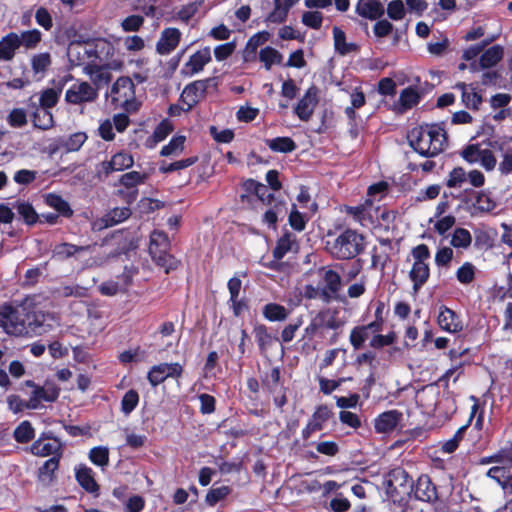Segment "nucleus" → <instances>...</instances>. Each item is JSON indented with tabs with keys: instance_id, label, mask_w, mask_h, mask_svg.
Returning a JSON list of instances; mask_svg holds the SVG:
<instances>
[{
	"instance_id": "nucleus-1",
	"label": "nucleus",
	"mask_w": 512,
	"mask_h": 512,
	"mask_svg": "<svg viewBox=\"0 0 512 512\" xmlns=\"http://www.w3.org/2000/svg\"><path fill=\"white\" fill-rule=\"evenodd\" d=\"M411 147L422 156L434 157L447 146L445 130L438 124L413 128L408 134Z\"/></svg>"
},
{
	"instance_id": "nucleus-2",
	"label": "nucleus",
	"mask_w": 512,
	"mask_h": 512,
	"mask_svg": "<svg viewBox=\"0 0 512 512\" xmlns=\"http://www.w3.org/2000/svg\"><path fill=\"white\" fill-rule=\"evenodd\" d=\"M364 236L352 229H346L332 241L326 242V249L336 259L347 260L364 250Z\"/></svg>"
},
{
	"instance_id": "nucleus-3",
	"label": "nucleus",
	"mask_w": 512,
	"mask_h": 512,
	"mask_svg": "<svg viewBox=\"0 0 512 512\" xmlns=\"http://www.w3.org/2000/svg\"><path fill=\"white\" fill-rule=\"evenodd\" d=\"M482 464L495 463L487 471V476L502 485L505 495L512 498V444L510 447L501 450L498 454L483 458Z\"/></svg>"
},
{
	"instance_id": "nucleus-4",
	"label": "nucleus",
	"mask_w": 512,
	"mask_h": 512,
	"mask_svg": "<svg viewBox=\"0 0 512 512\" xmlns=\"http://www.w3.org/2000/svg\"><path fill=\"white\" fill-rule=\"evenodd\" d=\"M27 300L18 307L3 306L0 309V327L8 334L15 336H27L25 326Z\"/></svg>"
},
{
	"instance_id": "nucleus-5",
	"label": "nucleus",
	"mask_w": 512,
	"mask_h": 512,
	"mask_svg": "<svg viewBox=\"0 0 512 512\" xmlns=\"http://www.w3.org/2000/svg\"><path fill=\"white\" fill-rule=\"evenodd\" d=\"M413 265L409 272V277L413 282L414 291H418L428 280L430 276L429 259L430 250L427 245L420 244L411 251Z\"/></svg>"
},
{
	"instance_id": "nucleus-6",
	"label": "nucleus",
	"mask_w": 512,
	"mask_h": 512,
	"mask_svg": "<svg viewBox=\"0 0 512 512\" xmlns=\"http://www.w3.org/2000/svg\"><path fill=\"white\" fill-rule=\"evenodd\" d=\"M111 102L115 107L125 109L127 112L137 110L135 100V86L131 78L123 76L116 80L110 92Z\"/></svg>"
},
{
	"instance_id": "nucleus-7",
	"label": "nucleus",
	"mask_w": 512,
	"mask_h": 512,
	"mask_svg": "<svg viewBox=\"0 0 512 512\" xmlns=\"http://www.w3.org/2000/svg\"><path fill=\"white\" fill-rule=\"evenodd\" d=\"M387 493L394 500L403 499L410 495L413 490V481L408 473L400 468H394L385 477L384 481Z\"/></svg>"
},
{
	"instance_id": "nucleus-8",
	"label": "nucleus",
	"mask_w": 512,
	"mask_h": 512,
	"mask_svg": "<svg viewBox=\"0 0 512 512\" xmlns=\"http://www.w3.org/2000/svg\"><path fill=\"white\" fill-rule=\"evenodd\" d=\"M463 159L469 164L479 163L486 171H492L497 165V159L492 150L483 148L480 144H471L461 152Z\"/></svg>"
},
{
	"instance_id": "nucleus-9",
	"label": "nucleus",
	"mask_w": 512,
	"mask_h": 512,
	"mask_svg": "<svg viewBox=\"0 0 512 512\" xmlns=\"http://www.w3.org/2000/svg\"><path fill=\"white\" fill-rule=\"evenodd\" d=\"M344 211L351 215L362 226H369L379 218V207L374 205V200L366 199L357 206H345Z\"/></svg>"
},
{
	"instance_id": "nucleus-10",
	"label": "nucleus",
	"mask_w": 512,
	"mask_h": 512,
	"mask_svg": "<svg viewBox=\"0 0 512 512\" xmlns=\"http://www.w3.org/2000/svg\"><path fill=\"white\" fill-rule=\"evenodd\" d=\"M98 92L88 82L73 84L67 91L65 99L70 104H82L85 102H93L97 99Z\"/></svg>"
},
{
	"instance_id": "nucleus-11",
	"label": "nucleus",
	"mask_w": 512,
	"mask_h": 512,
	"mask_svg": "<svg viewBox=\"0 0 512 512\" xmlns=\"http://www.w3.org/2000/svg\"><path fill=\"white\" fill-rule=\"evenodd\" d=\"M317 274L325 299L330 301L341 289V277L336 271L327 268L319 269Z\"/></svg>"
},
{
	"instance_id": "nucleus-12",
	"label": "nucleus",
	"mask_w": 512,
	"mask_h": 512,
	"mask_svg": "<svg viewBox=\"0 0 512 512\" xmlns=\"http://www.w3.org/2000/svg\"><path fill=\"white\" fill-rule=\"evenodd\" d=\"M211 81H195L184 88L180 95V102L186 106L185 112L190 111L200 101Z\"/></svg>"
},
{
	"instance_id": "nucleus-13",
	"label": "nucleus",
	"mask_w": 512,
	"mask_h": 512,
	"mask_svg": "<svg viewBox=\"0 0 512 512\" xmlns=\"http://www.w3.org/2000/svg\"><path fill=\"white\" fill-rule=\"evenodd\" d=\"M230 293V302L235 316H241L248 308L242 291V281L238 277H233L228 282Z\"/></svg>"
},
{
	"instance_id": "nucleus-14",
	"label": "nucleus",
	"mask_w": 512,
	"mask_h": 512,
	"mask_svg": "<svg viewBox=\"0 0 512 512\" xmlns=\"http://www.w3.org/2000/svg\"><path fill=\"white\" fill-rule=\"evenodd\" d=\"M84 72L90 77L97 91L107 86L112 80V73L108 65L88 64L84 67Z\"/></svg>"
},
{
	"instance_id": "nucleus-15",
	"label": "nucleus",
	"mask_w": 512,
	"mask_h": 512,
	"mask_svg": "<svg viewBox=\"0 0 512 512\" xmlns=\"http://www.w3.org/2000/svg\"><path fill=\"white\" fill-rule=\"evenodd\" d=\"M317 102V89L315 87H311L306 91L304 96L296 105L295 114L302 121H308L314 112Z\"/></svg>"
},
{
	"instance_id": "nucleus-16",
	"label": "nucleus",
	"mask_w": 512,
	"mask_h": 512,
	"mask_svg": "<svg viewBox=\"0 0 512 512\" xmlns=\"http://www.w3.org/2000/svg\"><path fill=\"white\" fill-rule=\"evenodd\" d=\"M28 107L33 110L32 122L34 127L48 130L54 125L53 115L48 109L39 108L34 97L29 98Z\"/></svg>"
},
{
	"instance_id": "nucleus-17",
	"label": "nucleus",
	"mask_w": 512,
	"mask_h": 512,
	"mask_svg": "<svg viewBox=\"0 0 512 512\" xmlns=\"http://www.w3.org/2000/svg\"><path fill=\"white\" fill-rule=\"evenodd\" d=\"M384 12V6L379 0H358L356 5V13L366 19L378 20Z\"/></svg>"
},
{
	"instance_id": "nucleus-18",
	"label": "nucleus",
	"mask_w": 512,
	"mask_h": 512,
	"mask_svg": "<svg viewBox=\"0 0 512 512\" xmlns=\"http://www.w3.org/2000/svg\"><path fill=\"white\" fill-rule=\"evenodd\" d=\"M438 325L449 333H458L463 329V324L458 315L447 307H441L438 315Z\"/></svg>"
},
{
	"instance_id": "nucleus-19",
	"label": "nucleus",
	"mask_w": 512,
	"mask_h": 512,
	"mask_svg": "<svg viewBox=\"0 0 512 512\" xmlns=\"http://www.w3.org/2000/svg\"><path fill=\"white\" fill-rule=\"evenodd\" d=\"M402 419V414L391 410L380 414L375 419V430L379 433H388L394 430Z\"/></svg>"
},
{
	"instance_id": "nucleus-20",
	"label": "nucleus",
	"mask_w": 512,
	"mask_h": 512,
	"mask_svg": "<svg viewBox=\"0 0 512 512\" xmlns=\"http://www.w3.org/2000/svg\"><path fill=\"white\" fill-rule=\"evenodd\" d=\"M415 497L421 501L430 502L437 498L435 486L427 475H421L416 483Z\"/></svg>"
},
{
	"instance_id": "nucleus-21",
	"label": "nucleus",
	"mask_w": 512,
	"mask_h": 512,
	"mask_svg": "<svg viewBox=\"0 0 512 512\" xmlns=\"http://www.w3.org/2000/svg\"><path fill=\"white\" fill-rule=\"evenodd\" d=\"M455 88L461 91L462 102L467 108L474 110L479 108L482 103V96L476 91L473 85L460 82L455 85Z\"/></svg>"
},
{
	"instance_id": "nucleus-22",
	"label": "nucleus",
	"mask_w": 512,
	"mask_h": 512,
	"mask_svg": "<svg viewBox=\"0 0 512 512\" xmlns=\"http://www.w3.org/2000/svg\"><path fill=\"white\" fill-rule=\"evenodd\" d=\"M61 449L62 444L56 438H54L52 442H45L43 439H38L31 446V452L34 455L42 457L49 455L58 456V454L61 455Z\"/></svg>"
},
{
	"instance_id": "nucleus-23",
	"label": "nucleus",
	"mask_w": 512,
	"mask_h": 512,
	"mask_svg": "<svg viewBox=\"0 0 512 512\" xmlns=\"http://www.w3.org/2000/svg\"><path fill=\"white\" fill-rule=\"evenodd\" d=\"M20 46L21 39L18 34H7L0 41V60L10 61Z\"/></svg>"
},
{
	"instance_id": "nucleus-24",
	"label": "nucleus",
	"mask_w": 512,
	"mask_h": 512,
	"mask_svg": "<svg viewBox=\"0 0 512 512\" xmlns=\"http://www.w3.org/2000/svg\"><path fill=\"white\" fill-rule=\"evenodd\" d=\"M76 479L80 486L87 492L96 494L99 491V485L95 481L92 470L86 466H80L76 471Z\"/></svg>"
},
{
	"instance_id": "nucleus-25",
	"label": "nucleus",
	"mask_w": 512,
	"mask_h": 512,
	"mask_svg": "<svg viewBox=\"0 0 512 512\" xmlns=\"http://www.w3.org/2000/svg\"><path fill=\"white\" fill-rule=\"evenodd\" d=\"M295 4V0H274V9L270 12L268 20L274 23L285 21L290 8Z\"/></svg>"
},
{
	"instance_id": "nucleus-26",
	"label": "nucleus",
	"mask_w": 512,
	"mask_h": 512,
	"mask_svg": "<svg viewBox=\"0 0 512 512\" xmlns=\"http://www.w3.org/2000/svg\"><path fill=\"white\" fill-rule=\"evenodd\" d=\"M90 246H77L71 243H61L56 245L53 250V256L58 259L64 260L75 256L77 253L89 250Z\"/></svg>"
},
{
	"instance_id": "nucleus-27",
	"label": "nucleus",
	"mask_w": 512,
	"mask_h": 512,
	"mask_svg": "<svg viewBox=\"0 0 512 512\" xmlns=\"http://www.w3.org/2000/svg\"><path fill=\"white\" fill-rule=\"evenodd\" d=\"M26 321L25 326L27 330V336L33 334H41L43 331L44 314L32 312L26 307Z\"/></svg>"
},
{
	"instance_id": "nucleus-28",
	"label": "nucleus",
	"mask_w": 512,
	"mask_h": 512,
	"mask_svg": "<svg viewBox=\"0 0 512 512\" xmlns=\"http://www.w3.org/2000/svg\"><path fill=\"white\" fill-rule=\"evenodd\" d=\"M13 209L17 211L27 225H34L40 219V216L29 202L16 201L13 204Z\"/></svg>"
},
{
	"instance_id": "nucleus-29",
	"label": "nucleus",
	"mask_w": 512,
	"mask_h": 512,
	"mask_svg": "<svg viewBox=\"0 0 512 512\" xmlns=\"http://www.w3.org/2000/svg\"><path fill=\"white\" fill-rule=\"evenodd\" d=\"M263 316L271 322L284 321L289 315V311L277 303H268L262 309Z\"/></svg>"
},
{
	"instance_id": "nucleus-30",
	"label": "nucleus",
	"mask_w": 512,
	"mask_h": 512,
	"mask_svg": "<svg viewBox=\"0 0 512 512\" xmlns=\"http://www.w3.org/2000/svg\"><path fill=\"white\" fill-rule=\"evenodd\" d=\"M473 214L487 213L495 209L496 202L490 194L486 192H480L477 194L475 201L472 204Z\"/></svg>"
},
{
	"instance_id": "nucleus-31",
	"label": "nucleus",
	"mask_w": 512,
	"mask_h": 512,
	"mask_svg": "<svg viewBox=\"0 0 512 512\" xmlns=\"http://www.w3.org/2000/svg\"><path fill=\"white\" fill-rule=\"evenodd\" d=\"M45 202L64 217H71L73 215V210L71 209L69 203L59 195L53 193L47 194L45 197Z\"/></svg>"
},
{
	"instance_id": "nucleus-32",
	"label": "nucleus",
	"mask_w": 512,
	"mask_h": 512,
	"mask_svg": "<svg viewBox=\"0 0 512 512\" xmlns=\"http://www.w3.org/2000/svg\"><path fill=\"white\" fill-rule=\"evenodd\" d=\"M153 261L160 267L164 268L165 273L168 274L171 270H175L178 266V260L167 253V251H158L150 253Z\"/></svg>"
},
{
	"instance_id": "nucleus-33",
	"label": "nucleus",
	"mask_w": 512,
	"mask_h": 512,
	"mask_svg": "<svg viewBox=\"0 0 512 512\" xmlns=\"http://www.w3.org/2000/svg\"><path fill=\"white\" fill-rule=\"evenodd\" d=\"M266 145L274 152L289 153L296 149L295 142L290 137H277L266 140Z\"/></svg>"
},
{
	"instance_id": "nucleus-34",
	"label": "nucleus",
	"mask_w": 512,
	"mask_h": 512,
	"mask_svg": "<svg viewBox=\"0 0 512 512\" xmlns=\"http://www.w3.org/2000/svg\"><path fill=\"white\" fill-rule=\"evenodd\" d=\"M180 34H162L156 45L159 54L166 55L171 53L179 44Z\"/></svg>"
},
{
	"instance_id": "nucleus-35",
	"label": "nucleus",
	"mask_w": 512,
	"mask_h": 512,
	"mask_svg": "<svg viewBox=\"0 0 512 512\" xmlns=\"http://www.w3.org/2000/svg\"><path fill=\"white\" fill-rule=\"evenodd\" d=\"M503 57V48L499 45L487 49L480 57V64L484 68L496 65Z\"/></svg>"
},
{
	"instance_id": "nucleus-36",
	"label": "nucleus",
	"mask_w": 512,
	"mask_h": 512,
	"mask_svg": "<svg viewBox=\"0 0 512 512\" xmlns=\"http://www.w3.org/2000/svg\"><path fill=\"white\" fill-rule=\"evenodd\" d=\"M60 93L61 90L57 91L53 88H48L42 91L38 99L34 97V100L37 102L39 108L49 110L57 104Z\"/></svg>"
},
{
	"instance_id": "nucleus-37",
	"label": "nucleus",
	"mask_w": 512,
	"mask_h": 512,
	"mask_svg": "<svg viewBox=\"0 0 512 512\" xmlns=\"http://www.w3.org/2000/svg\"><path fill=\"white\" fill-rule=\"evenodd\" d=\"M472 243V235L465 228H456L451 236L450 244L455 248L467 249Z\"/></svg>"
},
{
	"instance_id": "nucleus-38",
	"label": "nucleus",
	"mask_w": 512,
	"mask_h": 512,
	"mask_svg": "<svg viewBox=\"0 0 512 512\" xmlns=\"http://www.w3.org/2000/svg\"><path fill=\"white\" fill-rule=\"evenodd\" d=\"M419 100L420 94L418 91L409 87L401 91L398 102L401 109L405 111L417 105Z\"/></svg>"
},
{
	"instance_id": "nucleus-39",
	"label": "nucleus",
	"mask_w": 512,
	"mask_h": 512,
	"mask_svg": "<svg viewBox=\"0 0 512 512\" xmlns=\"http://www.w3.org/2000/svg\"><path fill=\"white\" fill-rule=\"evenodd\" d=\"M436 395L434 389H423L417 392L416 401L425 412L430 413L434 410Z\"/></svg>"
},
{
	"instance_id": "nucleus-40",
	"label": "nucleus",
	"mask_w": 512,
	"mask_h": 512,
	"mask_svg": "<svg viewBox=\"0 0 512 512\" xmlns=\"http://www.w3.org/2000/svg\"><path fill=\"white\" fill-rule=\"evenodd\" d=\"M34 392L41 400L54 402L59 396L60 388L52 382H46L42 387H35Z\"/></svg>"
},
{
	"instance_id": "nucleus-41",
	"label": "nucleus",
	"mask_w": 512,
	"mask_h": 512,
	"mask_svg": "<svg viewBox=\"0 0 512 512\" xmlns=\"http://www.w3.org/2000/svg\"><path fill=\"white\" fill-rule=\"evenodd\" d=\"M170 246L167 235L162 231H153L150 236L149 253L167 251Z\"/></svg>"
},
{
	"instance_id": "nucleus-42",
	"label": "nucleus",
	"mask_w": 512,
	"mask_h": 512,
	"mask_svg": "<svg viewBox=\"0 0 512 512\" xmlns=\"http://www.w3.org/2000/svg\"><path fill=\"white\" fill-rule=\"evenodd\" d=\"M210 60V51L208 49H204L202 51H198L193 54L188 63L187 67L190 69L192 73L198 72L202 70L204 65Z\"/></svg>"
},
{
	"instance_id": "nucleus-43",
	"label": "nucleus",
	"mask_w": 512,
	"mask_h": 512,
	"mask_svg": "<svg viewBox=\"0 0 512 512\" xmlns=\"http://www.w3.org/2000/svg\"><path fill=\"white\" fill-rule=\"evenodd\" d=\"M14 438L18 443H28L31 441L35 434L34 429L29 421H23L14 430Z\"/></svg>"
},
{
	"instance_id": "nucleus-44",
	"label": "nucleus",
	"mask_w": 512,
	"mask_h": 512,
	"mask_svg": "<svg viewBox=\"0 0 512 512\" xmlns=\"http://www.w3.org/2000/svg\"><path fill=\"white\" fill-rule=\"evenodd\" d=\"M259 58L260 61L264 63L267 70H269L273 65L280 64L282 61L280 53L271 47L262 49L260 51Z\"/></svg>"
},
{
	"instance_id": "nucleus-45",
	"label": "nucleus",
	"mask_w": 512,
	"mask_h": 512,
	"mask_svg": "<svg viewBox=\"0 0 512 512\" xmlns=\"http://www.w3.org/2000/svg\"><path fill=\"white\" fill-rule=\"evenodd\" d=\"M330 416L331 411L327 406H319L313 413L308 423L311 424L314 427V429L320 431L322 430L324 424L328 421Z\"/></svg>"
},
{
	"instance_id": "nucleus-46",
	"label": "nucleus",
	"mask_w": 512,
	"mask_h": 512,
	"mask_svg": "<svg viewBox=\"0 0 512 512\" xmlns=\"http://www.w3.org/2000/svg\"><path fill=\"white\" fill-rule=\"evenodd\" d=\"M334 45L341 55L356 52L358 48L356 43L347 40L346 34H334Z\"/></svg>"
},
{
	"instance_id": "nucleus-47",
	"label": "nucleus",
	"mask_w": 512,
	"mask_h": 512,
	"mask_svg": "<svg viewBox=\"0 0 512 512\" xmlns=\"http://www.w3.org/2000/svg\"><path fill=\"white\" fill-rule=\"evenodd\" d=\"M86 139L87 136L84 132H77L61 140V147L65 148L67 151H78L85 143Z\"/></svg>"
},
{
	"instance_id": "nucleus-48",
	"label": "nucleus",
	"mask_w": 512,
	"mask_h": 512,
	"mask_svg": "<svg viewBox=\"0 0 512 512\" xmlns=\"http://www.w3.org/2000/svg\"><path fill=\"white\" fill-rule=\"evenodd\" d=\"M430 223H433V228L439 235H444L455 225L456 218L452 215H446L442 217H436L435 220L430 219Z\"/></svg>"
},
{
	"instance_id": "nucleus-49",
	"label": "nucleus",
	"mask_w": 512,
	"mask_h": 512,
	"mask_svg": "<svg viewBox=\"0 0 512 512\" xmlns=\"http://www.w3.org/2000/svg\"><path fill=\"white\" fill-rule=\"evenodd\" d=\"M294 244L295 241L292 239L290 235H285L281 237L273 250L274 258L278 260L282 259L287 254V252L292 250Z\"/></svg>"
},
{
	"instance_id": "nucleus-50",
	"label": "nucleus",
	"mask_w": 512,
	"mask_h": 512,
	"mask_svg": "<svg viewBox=\"0 0 512 512\" xmlns=\"http://www.w3.org/2000/svg\"><path fill=\"white\" fill-rule=\"evenodd\" d=\"M475 266L470 262H465L456 271V278L461 284H470L475 278Z\"/></svg>"
},
{
	"instance_id": "nucleus-51",
	"label": "nucleus",
	"mask_w": 512,
	"mask_h": 512,
	"mask_svg": "<svg viewBox=\"0 0 512 512\" xmlns=\"http://www.w3.org/2000/svg\"><path fill=\"white\" fill-rule=\"evenodd\" d=\"M467 181V173L462 167L454 168L448 175L446 185L449 188H460Z\"/></svg>"
},
{
	"instance_id": "nucleus-52",
	"label": "nucleus",
	"mask_w": 512,
	"mask_h": 512,
	"mask_svg": "<svg viewBox=\"0 0 512 512\" xmlns=\"http://www.w3.org/2000/svg\"><path fill=\"white\" fill-rule=\"evenodd\" d=\"M185 143V137L184 136H176L171 139L169 144L165 145L160 154L161 156H170V155H177L179 154L183 148Z\"/></svg>"
},
{
	"instance_id": "nucleus-53",
	"label": "nucleus",
	"mask_w": 512,
	"mask_h": 512,
	"mask_svg": "<svg viewBox=\"0 0 512 512\" xmlns=\"http://www.w3.org/2000/svg\"><path fill=\"white\" fill-rule=\"evenodd\" d=\"M369 336L368 327H355L350 333V343L354 349H360Z\"/></svg>"
},
{
	"instance_id": "nucleus-54",
	"label": "nucleus",
	"mask_w": 512,
	"mask_h": 512,
	"mask_svg": "<svg viewBox=\"0 0 512 512\" xmlns=\"http://www.w3.org/2000/svg\"><path fill=\"white\" fill-rule=\"evenodd\" d=\"M466 428H467L466 425L460 427L451 439L445 441L442 444L441 451L446 454L453 453L458 448L459 443L463 438Z\"/></svg>"
},
{
	"instance_id": "nucleus-55",
	"label": "nucleus",
	"mask_w": 512,
	"mask_h": 512,
	"mask_svg": "<svg viewBox=\"0 0 512 512\" xmlns=\"http://www.w3.org/2000/svg\"><path fill=\"white\" fill-rule=\"evenodd\" d=\"M302 22L307 27L318 30L322 26L323 15L319 11H307L302 15Z\"/></svg>"
},
{
	"instance_id": "nucleus-56",
	"label": "nucleus",
	"mask_w": 512,
	"mask_h": 512,
	"mask_svg": "<svg viewBox=\"0 0 512 512\" xmlns=\"http://www.w3.org/2000/svg\"><path fill=\"white\" fill-rule=\"evenodd\" d=\"M138 401H139V395L135 390L131 389V390L127 391L121 401L122 411L126 415L130 414L137 406Z\"/></svg>"
},
{
	"instance_id": "nucleus-57",
	"label": "nucleus",
	"mask_w": 512,
	"mask_h": 512,
	"mask_svg": "<svg viewBox=\"0 0 512 512\" xmlns=\"http://www.w3.org/2000/svg\"><path fill=\"white\" fill-rule=\"evenodd\" d=\"M131 215V210L128 207H117L110 211L107 215L108 219L106 220V225H114L118 224L126 219H128Z\"/></svg>"
},
{
	"instance_id": "nucleus-58",
	"label": "nucleus",
	"mask_w": 512,
	"mask_h": 512,
	"mask_svg": "<svg viewBox=\"0 0 512 512\" xmlns=\"http://www.w3.org/2000/svg\"><path fill=\"white\" fill-rule=\"evenodd\" d=\"M146 179V174L141 175L137 171H131L123 174L119 181L123 186L127 188H134L137 184L144 183Z\"/></svg>"
},
{
	"instance_id": "nucleus-59",
	"label": "nucleus",
	"mask_w": 512,
	"mask_h": 512,
	"mask_svg": "<svg viewBox=\"0 0 512 512\" xmlns=\"http://www.w3.org/2000/svg\"><path fill=\"white\" fill-rule=\"evenodd\" d=\"M350 98H351V106L347 107L345 109V113L347 114V116L349 118L352 119L355 117L354 109L361 108L365 104V96L361 91L355 89L351 93Z\"/></svg>"
},
{
	"instance_id": "nucleus-60",
	"label": "nucleus",
	"mask_w": 512,
	"mask_h": 512,
	"mask_svg": "<svg viewBox=\"0 0 512 512\" xmlns=\"http://www.w3.org/2000/svg\"><path fill=\"white\" fill-rule=\"evenodd\" d=\"M89 458L94 464L105 466L109 462V451L106 447H95L91 449Z\"/></svg>"
},
{
	"instance_id": "nucleus-61",
	"label": "nucleus",
	"mask_w": 512,
	"mask_h": 512,
	"mask_svg": "<svg viewBox=\"0 0 512 512\" xmlns=\"http://www.w3.org/2000/svg\"><path fill=\"white\" fill-rule=\"evenodd\" d=\"M387 14L392 20H401L405 16V7L402 0H393L387 6Z\"/></svg>"
},
{
	"instance_id": "nucleus-62",
	"label": "nucleus",
	"mask_w": 512,
	"mask_h": 512,
	"mask_svg": "<svg viewBox=\"0 0 512 512\" xmlns=\"http://www.w3.org/2000/svg\"><path fill=\"white\" fill-rule=\"evenodd\" d=\"M502 150L501 160L498 164V170L502 175L512 174V147Z\"/></svg>"
},
{
	"instance_id": "nucleus-63",
	"label": "nucleus",
	"mask_w": 512,
	"mask_h": 512,
	"mask_svg": "<svg viewBox=\"0 0 512 512\" xmlns=\"http://www.w3.org/2000/svg\"><path fill=\"white\" fill-rule=\"evenodd\" d=\"M7 121L12 127H23L27 124L26 112L23 109L15 108L9 113Z\"/></svg>"
},
{
	"instance_id": "nucleus-64",
	"label": "nucleus",
	"mask_w": 512,
	"mask_h": 512,
	"mask_svg": "<svg viewBox=\"0 0 512 512\" xmlns=\"http://www.w3.org/2000/svg\"><path fill=\"white\" fill-rule=\"evenodd\" d=\"M113 165L116 171H122L130 168L133 163V157L127 153H117L112 157Z\"/></svg>"
}]
</instances>
